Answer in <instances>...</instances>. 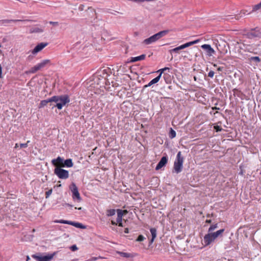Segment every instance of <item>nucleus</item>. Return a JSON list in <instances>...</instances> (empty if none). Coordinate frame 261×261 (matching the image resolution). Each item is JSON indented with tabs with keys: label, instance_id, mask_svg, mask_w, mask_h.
Returning a JSON list of instances; mask_svg holds the SVG:
<instances>
[{
	"label": "nucleus",
	"instance_id": "obj_6",
	"mask_svg": "<svg viewBox=\"0 0 261 261\" xmlns=\"http://www.w3.org/2000/svg\"><path fill=\"white\" fill-rule=\"evenodd\" d=\"M56 252H54L50 255H47L43 256H40L36 255H33L32 257L35 258L38 261H50L56 254Z\"/></svg>",
	"mask_w": 261,
	"mask_h": 261
},
{
	"label": "nucleus",
	"instance_id": "obj_15",
	"mask_svg": "<svg viewBox=\"0 0 261 261\" xmlns=\"http://www.w3.org/2000/svg\"><path fill=\"white\" fill-rule=\"evenodd\" d=\"M150 231L151 233V236H152V238L150 240V242H149V244H151L153 242L155 238L156 237V229L155 228H151L150 229Z\"/></svg>",
	"mask_w": 261,
	"mask_h": 261
},
{
	"label": "nucleus",
	"instance_id": "obj_45",
	"mask_svg": "<svg viewBox=\"0 0 261 261\" xmlns=\"http://www.w3.org/2000/svg\"><path fill=\"white\" fill-rule=\"evenodd\" d=\"M96 259H97L96 257H92V258L88 259V261H95L96 260Z\"/></svg>",
	"mask_w": 261,
	"mask_h": 261
},
{
	"label": "nucleus",
	"instance_id": "obj_47",
	"mask_svg": "<svg viewBox=\"0 0 261 261\" xmlns=\"http://www.w3.org/2000/svg\"><path fill=\"white\" fill-rule=\"evenodd\" d=\"M129 232V229L127 228H125L124 233H128Z\"/></svg>",
	"mask_w": 261,
	"mask_h": 261
},
{
	"label": "nucleus",
	"instance_id": "obj_21",
	"mask_svg": "<svg viewBox=\"0 0 261 261\" xmlns=\"http://www.w3.org/2000/svg\"><path fill=\"white\" fill-rule=\"evenodd\" d=\"M49 62H50V60L46 59V60H44L42 61L41 62L38 64L37 65L39 67V69H41V68H43V67H44L45 66V65L46 64H47L48 63H49Z\"/></svg>",
	"mask_w": 261,
	"mask_h": 261
},
{
	"label": "nucleus",
	"instance_id": "obj_30",
	"mask_svg": "<svg viewBox=\"0 0 261 261\" xmlns=\"http://www.w3.org/2000/svg\"><path fill=\"white\" fill-rule=\"evenodd\" d=\"M250 61H255L256 63H259L260 62L261 60L258 57H252L249 58Z\"/></svg>",
	"mask_w": 261,
	"mask_h": 261
},
{
	"label": "nucleus",
	"instance_id": "obj_8",
	"mask_svg": "<svg viewBox=\"0 0 261 261\" xmlns=\"http://www.w3.org/2000/svg\"><path fill=\"white\" fill-rule=\"evenodd\" d=\"M168 162V158L167 156H163L161 160L159 161L158 164H157L155 170H159L161 169L162 167H164Z\"/></svg>",
	"mask_w": 261,
	"mask_h": 261
},
{
	"label": "nucleus",
	"instance_id": "obj_40",
	"mask_svg": "<svg viewBox=\"0 0 261 261\" xmlns=\"http://www.w3.org/2000/svg\"><path fill=\"white\" fill-rule=\"evenodd\" d=\"M70 248H71V250L73 251L77 250V247H76V246L75 245H72Z\"/></svg>",
	"mask_w": 261,
	"mask_h": 261
},
{
	"label": "nucleus",
	"instance_id": "obj_27",
	"mask_svg": "<svg viewBox=\"0 0 261 261\" xmlns=\"http://www.w3.org/2000/svg\"><path fill=\"white\" fill-rule=\"evenodd\" d=\"M73 221H69L67 220H57L55 222L56 223H59L62 224H67L72 225Z\"/></svg>",
	"mask_w": 261,
	"mask_h": 261
},
{
	"label": "nucleus",
	"instance_id": "obj_24",
	"mask_svg": "<svg viewBox=\"0 0 261 261\" xmlns=\"http://www.w3.org/2000/svg\"><path fill=\"white\" fill-rule=\"evenodd\" d=\"M72 225L75 226L76 228H79L81 229H85L86 228V226L79 222H72Z\"/></svg>",
	"mask_w": 261,
	"mask_h": 261
},
{
	"label": "nucleus",
	"instance_id": "obj_55",
	"mask_svg": "<svg viewBox=\"0 0 261 261\" xmlns=\"http://www.w3.org/2000/svg\"><path fill=\"white\" fill-rule=\"evenodd\" d=\"M194 81H197V77H196V76H194Z\"/></svg>",
	"mask_w": 261,
	"mask_h": 261
},
{
	"label": "nucleus",
	"instance_id": "obj_32",
	"mask_svg": "<svg viewBox=\"0 0 261 261\" xmlns=\"http://www.w3.org/2000/svg\"><path fill=\"white\" fill-rule=\"evenodd\" d=\"M217 228H218L217 224H215L212 225L208 228V233L212 232L213 230H214Z\"/></svg>",
	"mask_w": 261,
	"mask_h": 261
},
{
	"label": "nucleus",
	"instance_id": "obj_60",
	"mask_svg": "<svg viewBox=\"0 0 261 261\" xmlns=\"http://www.w3.org/2000/svg\"><path fill=\"white\" fill-rule=\"evenodd\" d=\"M35 230L34 229H33V232H35Z\"/></svg>",
	"mask_w": 261,
	"mask_h": 261
},
{
	"label": "nucleus",
	"instance_id": "obj_44",
	"mask_svg": "<svg viewBox=\"0 0 261 261\" xmlns=\"http://www.w3.org/2000/svg\"><path fill=\"white\" fill-rule=\"evenodd\" d=\"M2 78V67L0 64V79Z\"/></svg>",
	"mask_w": 261,
	"mask_h": 261
},
{
	"label": "nucleus",
	"instance_id": "obj_25",
	"mask_svg": "<svg viewBox=\"0 0 261 261\" xmlns=\"http://www.w3.org/2000/svg\"><path fill=\"white\" fill-rule=\"evenodd\" d=\"M117 217H122L124 214H126L127 213V210H121L120 209H118L117 210Z\"/></svg>",
	"mask_w": 261,
	"mask_h": 261
},
{
	"label": "nucleus",
	"instance_id": "obj_5",
	"mask_svg": "<svg viewBox=\"0 0 261 261\" xmlns=\"http://www.w3.org/2000/svg\"><path fill=\"white\" fill-rule=\"evenodd\" d=\"M69 188L72 193L73 199H76L78 202H80L82 199L79 192L77 187H76L75 184L74 182H72V184L70 186Z\"/></svg>",
	"mask_w": 261,
	"mask_h": 261
},
{
	"label": "nucleus",
	"instance_id": "obj_51",
	"mask_svg": "<svg viewBox=\"0 0 261 261\" xmlns=\"http://www.w3.org/2000/svg\"><path fill=\"white\" fill-rule=\"evenodd\" d=\"M65 205H66V206H70L71 207H72L73 206L72 205H71V204H70L69 203H65Z\"/></svg>",
	"mask_w": 261,
	"mask_h": 261
},
{
	"label": "nucleus",
	"instance_id": "obj_61",
	"mask_svg": "<svg viewBox=\"0 0 261 261\" xmlns=\"http://www.w3.org/2000/svg\"><path fill=\"white\" fill-rule=\"evenodd\" d=\"M29 259V257L27 256V259Z\"/></svg>",
	"mask_w": 261,
	"mask_h": 261
},
{
	"label": "nucleus",
	"instance_id": "obj_28",
	"mask_svg": "<svg viewBox=\"0 0 261 261\" xmlns=\"http://www.w3.org/2000/svg\"><path fill=\"white\" fill-rule=\"evenodd\" d=\"M169 136L171 139H173L176 136V132L172 128L170 129Z\"/></svg>",
	"mask_w": 261,
	"mask_h": 261
},
{
	"label": "nucleus",
	"instance_id": "obj_59",
	"mask_svg": "<svg viewBox=\"0 0 261 261\" xmlns=\"http://www.w3.org/2000/svg\"><path fill=\"white\" fill-rule=\"evenodd\" d=\"M112 14L115 15V14H114V13H111Z\"/></svg>",
	"mask_w": 261,
	"mask_h": 261
},
{
	"label": "nucleus",
	"instance_id": "obj_17",
	"mask_svg": "<svg viewBox=\"0 0 261 261\" xmlns=\"http://www.w3.org/2000/svg\"><path fill=\"white\" fill-rule=\"evenodd\" d=\"M145 57H146V55H145V54H143V55H141V56L136 57H132L130 60V62H137L138 61L143 60L145 59Z\"/></svg>",
	"mask_w": 261,
	"mask_h": 261
},
{
	"label": "nucleus",
	"instance_id": "obj_34",
	"mask_svg": "<svg viewBox=\"0 0 261 261\" xmlns=\"http://www.w3.org/2000/svg\"><path fill=\"white\" fill-rule=\"evenodd\" d=\"M30 143V141H28L26 143H21L19 144L20 148H26L28 146V143Z\"/></svg>",
	"mask_w": 261,
	"mask_h": 261
},
{
	"label": "nucleus",
	"instance_id": "obj_57",
	"mask_svg": "<svg viewBox=\"0 0 261 261\" xmlns=\"http://www.w3.org/2000/svg\"><path fill=\"white\" fill-rule=\"evenodd\" d=\"M75 209H78V210H82V207H79V208H77V207H75Z\"/></svg>",
	"mask_w": 261,
	"mask_h": 261
},
{
	"label": "nucleus",
	"instance_id": "obj_10",
	"mask_svg": "<svg viewBox=\"0 0 261 261\" xmlns=\"http://www.w3.org/2000/svg\"><path fill=\"white\" fill-rule=\"evenodd\" d=\"M64 160L60 156H58L56 159H54L51 161V163L54 166L56 167H62L63 164Z\"/></svg>",
	"mask_w": 261,
	"mask_h": 261
},
{
	"label": "nucleus",
	"instance_id": "obj_49",
	"mask_svg": "<svg viewBox=\"0 0 261 261\" xmlns=\"http://www.w3.org/2000/svg\"><path fill=\"white\" fill-rule=\"evenodd\" d=\"M217 70L218 71H221L223 70V67H219L218 68Z\"/></svg>",
	"mask_w": 261,
	"mask_h": 261
},
{
	"label": "nucleus",
	"instance_id": "obj_33",
	"mask_svg": "<svg viewBox=\"0 0 261 261\" xmlns=\"http://www.w3.org/2000/svg\"><path fill=\"white\" fill-rule=\"evenodd\" d=\"M261 8V2L257 4V5H254L253 7L252 11H255L256 10H259Z\"/></svg>",
	"mask_w": 261,
	"mask_h": 261
},
{
	"label": "nucleus",
	"instance_id": "obj_56",
	"mask_svg": "<svg viewBox=\"0 0 261 261\" xmlns=\"http://www.w3.org/2000/svg\"><path fill=\"white\" fill-rule=\"evenodd\" d=\"M121 68H122V67H121V66H120V69H119L118 71L120 70H121ZM124 66H123V67H122V69H124Z\"/></svg>",
	"mask_w": 261,
	"mask_h": 261
},
{
	"label": "nucleus",
	"instance_id": "obj_26",
	"mask_svg": "<svg viewBox=\"0 0 261 261\" xmlns=\"http://www.w3.org/2000/svg\"><path fill=\"white\" fill-rule=\"evenodd\" d=\"M170 68L168 67H165L162 69H160L157 71V72H160V74L158 76H160V79L161 78V76L162 75V74L165 73L164 72L166 70H169Z\"/></svg>",
	"mask_w": 261,
	"mask_h": 261
},
{
	"label": "nucleus",
	"instance_id": "obj_58",
	"mask_svg": "<svg viewBox=\"0 0 261 261\" xmlns=\"http://www.w3.org/2000/svg\"><path fill=\"white\" fill-rule=\"evenodd\" d=\"M213 109L214 110V109H218V110H219V108H217V107H215L214 108H213Z\"/></svg>",
	"mask_w": 261,
	"mask_h": 261
},
{
	"label": "nucleus",
	"instance_id": "obj_4",
	"mask_svg": "<svg viewBox=\"0 0 261 261\" xmlns=\"http://www.w3.org/2000/svg\"><path fill=\"white\" fill-rule=\"evenodd\" d=\"M54 173L60 179H66L69 177V172L62 167H57L54 170Z\"/></svg>",
	"mask_w": 261,
	"mask_h": 261
},
{
	"label": "nucleus",
	"instance_id": "obj_19",
	"mask_svg": "<svg viewBox=\"0 0 261 261\" xmlns=\"http://www.w3.org/2000/svg\"><path fill=\"white\" fill-rule=\"evenodd\" d=\"M117 253L119 255H120L121 257H124V258H131L133 257V255L132 254L129 253H126V252H123L121 251H117Z\"/></svg>",
	"mask_w": 261,
	"mask_h": 261
},
{
	"label": "nucleus",
	"instance_id": "obj_11",
	"mask_svg": "<svg viewBox=\"0 0 261 261\" xmlns=\"http://www.w3.org/2000/svg\"><path fill=\"white\" fill-rule=\"evenodd\" d=\"M158 38H157L155 34L151 36V37L145 39L143 43L145 44L148 45L151 44L152 43L155 42L157 40H158Z\"/></svg>",
	"mask_w": 261,
	"mask_h": 261
},
{
	"label": "nucleus",
	"instance_id": "obj_53",
	"mask_svg": "<svg viewBox=\"0 0 261 261\" xmlns=\"http://www.w3.org/2000/svg\"><path fill=\"white\" fill-rule=\"evenodd\" d=\"M249 35L251 36H252V37H255L256 36V35L254 33H251L249 34Z\"/></svg>",
	"mask_w": 261,
	"mask_h": 261
},
{
	"label": "nucleus",
	"instance_id": "obj_20",
	"mask_svg": "<svg viewBox=\"0 0 261 261\" xmlns=\"http://www.w3.org/2000/svg\"><path fill=\"white\" fill-rule=\"evenodd\" d=\"M169 32V30H166L162 31H160L159 33L155 34L158 39H160L161 38L165 36Z\"/></svg>",
	"mask_w": 261,
	"mask_h": 261
},
{
	"label": "nucleus",
	"instance_id": "obj_38",
	"mask_svg": "<svg viewBox=\"0 0 261 261\" xmlns=\"http://www.w3.org/2000/svg\"><path fill=\"white\" fill-rule=\"evenodd\" d=\"M214 129L217 132H221L222 130L221 127L218 125L214 126Z\"/></svg>",
	"mask_w": 261,
	"mask_h": 261
},
{
	"label": "nucleus",
	"instance_id": "obj_35",
	"mask_svg": "<svg viewBox=\"0 0 261 261\" xmlns=\"http://www.w3.org/2000/svg\"><path fill=\"white\" fill-rule=\"evenodd\" d=\"M144 239H145V238L144 237V236L142 234H140L138 236L136 241L138 242H141V241H143Z\"/></svg>",
	"mask_w": 261,
	"mask_h": 261
},
{
	"label": "nucleus",
	"instance_id": "obj_43",
	"mask_svg": "<svg viewBox=\"0 0 261 261\" xmlns=\"http://www.w3.org/2000/svg\"><path fill=\"white\" fill-rule=\"evenodd\" d=\"M122 217H117V218L116 219V222H117V223H119V222H122Z\"/></svg>",
	"mask_w": 261,
	"mask_h": 261
},
{
	"label": "nucleus",
	"instance_id": "obj_13",
	"mask_svg": "<svg viewBox=\"0 0 261 261\" xmlns=\"http://www.w3.org/2000/svg\"><path fill=\"white\" fill-rule=\"evenodd\" d=\"M189 46H190V45L189 44V43L187 42L186 43H185V44H184L182 45H180V46H179L178 47H175V48L170 50V51L171 53L174 52V53H178V51L179 50L183 49H184V48H185L186 47H189Z\"/></svg>",
	"mask_w": 261,
	"mask_h": 261
},
{
	"label": "nucleus",
	"instance_id": "obj_41",
	"mask_svg": "<svg viewBox=\"0 0 261 261\" xmlns=\"http://www.w3.org/2000/svg\"><path fill=\"white\" fill-rule=\"evenodd\" d=\"M49 23L55 26H57L59 24L58 22L49 21Z\"/></svg>",
	"mask_w": 261,
	"mask_h": 261
},
{
	"label": "nucleus",
	"instance_id": "obj_9",
	"mask_svg": "<svg viewBox=\"0 0 261 261\" xmlns=\"http://www.w3.org/2000/svg\"><path fill=\"white\" fill-rule=\"evenodd\" d=\"M201 48L206 51L208 56H212L215 53L214 49L209 44H203L201 45Z\"/></svg>",
	"mask_w": 261,
	"mask_h": 261
},
{
	"label": "nucleus",
	"instance_id": "obj_22",
	"mask_svg": "<svg viewBox=\"0 0 261 261\" xmlns=\"http://www.w3.org/2000/svg\"><path fill=\"white\" fill-rule=\"evenodd\" d=\"M43 32V30L42 28L37 27L33 28L30 29L31 33H40Z\"/></svg>",
	"mask_w": 261,
	"mask_h": 261
},
{
	"label": "nucleus",
	"instance_id": "obj_36",
	"mask_svg": "<svg viewBox=\"0 0 261 261\" xmlns=\"http://www.w3.org/2000/svg\"><path fill=\"white\" fill-rule=\"evenodd\" d=\"M53 192L52 189L49 190L48 191L46 192L45 193V198H47L49 197V196Z\"/></svg>",
	"mask_w": 261,
	"mask_h": 261
},
{
	"label": "nucleus",
	"instance_id": "obj_42",
	"mask_svg": "<svg viewBox=\"0 0 261 261\" xmlns=\"http://www.w3.org/2000/svg\"><path fill=\"white\" fill-rule=\"evenodd\" d=\"M84 5H80L79 7V10L82 11L84 10Z\"/></svg>",
	"mask_w": 261,
	"mask_h": 261
},
{
	"label": "nucleus",
	"instance_id": "obj_31",
	"mask_svg": "<svg viewBox=\"0 0 261 261\" xmlns=\"http://www.w3.org/2000/svg\"><path fill=\"white\" fill-rule=\"evenodd\" d=\"M40 70L37 64L34 67H32L30 70V73H34L37 72L38 70Z\"/></svg>",
	"mask_w": 261,
	"mask_h": 261
},
{
	"label": "nucleus",
	"instance_id": "obj_3",
	"mask_svg": "<svg viewBox=\"0 0 261 261\" xmlns=\"http://www.w3.org/2000/svg\"><path fill=\"white\" fill-rule=\"evenodd\" d=\"M183 163L184 158L181 156V152L179 151L176 155L173 166V169L176 173H179L182 171Z\"/></svg>",
	"mask_w": 261,
	"mask_h": 261
},
{
	"label": "nucleus",
	"instance_id": "obj_1",
	"mask_svg": "<svg viewBox=\"0 0 261 261\" xmlns=\"http://www.w3.org/2000/svg\"><path fill=\"white\" fill-rule=\"evenodd\" d=\"M53 102L56 103L55 107L59 110H61L63 106L70 102L69 96L67 94L54 96L52 97Z\"/></svg>",
	"mask_w": 261,
	"mask_h": 261
},
{
	"label": "nucleus",
	"instance_id": "obj_12",
	"mask_svg": "<svg viewBox=\"0 0 261 261\" xmlns=\"http://www.w3.org/2000/svg\"><path fill=\"white\" fill-rule=\"evenodd\" d=\"M32 20L25 19V20H21V19H4L0 20V23L2 24L9 23L11 22H25V21H32Z\"/></svg>",
	"mask_w": 261,
	"mask_h": 261
},
{
	"label": "nucleus",
	"instance_id": "obj_52",
	"mask_svg": "<svg viewBox=\"0 0 261 261\" xmlns=\"http://www.w3.org/2000/svg\"><path fill=\"white\" fill-rule=\"evenodd\" d=\"M118 223V226H120V227H122L123 226V224H122V222H119Z\"/></svg>",
	"mask_w": 261,
	"mask_h": 261
},
{
	"label": "nucleus",
	"instance_id": "obj_54",
	"mask_svg": "<svg viewBox=\"0 0 261 261\" xmlns=\"http://www.w3.org/2000/svg\"><path fill=\"white\" fill-rule=\"evenodd\" d=\"M19 146V145H18V144L16 143L15 144V148H17V147H18Z\"/></svg>",
	"mask_w": 261,
	"mask_h": 261
},
{
	"label": "nucleus",
	"instance_id": "obj_7",
	"mask_svg": "<svg viewBox=\"0 0 261 261\" xmlns=\"http://www.w3.org/2000/svg\"><path fill=\"white\" fill-rule=\"evenodd\" d=\"M48 45L47 42H41L36 45L35 48L32 50V54L35 55L38 52L42 50L45 47Z\"/></svg>",
	"mask_w": 261,
	"mask_h": 261
},
{
	"label": "nucleus",
	"instance_id": "obj_37",
	"mask_svg": "<svg viewBox=\"0 0 261 261\" xmlns=\"http://www.w3.org/2000/svg\"><path fill=\"white\" fill-rule=\"evenodd\" d=\"M199 42V39H197V40L189 42L188 43H189V45L190 46L191 45H194L195 44Z\"/></svg>",
	"mask_w": 261,
	"mask_h": 261
},
{
	"label": "nucleus",
	"instance_id": "obj_29",
	"mask_svg": "<svg viewBox=\"0 0 261 261\" xmlns=\"http://www.w3.org/2000/svg\"><path fill=\"white\" fill-rule=\"evenodd\" d=\"M115 210L110 209L107 211V215L108 217L114 216L115 214Z\"/></svg>",
	"mask_w": 261,
	"mask_h": 261
},
{
	"label": "nucleus",
	"instance_id": "obj_48",
	"mask_svg": "<svg viewBox=\"0 0 261 261\" xmlns=\"http://www.w3.org/2000/svg\"><path fill=\"white\" fill-rule=\"evenodd\" d=\"M111 224H112V225H117V223H116V222H115V221H111Z\"/></svg>",
	"mask_w": 261,
	"mask_h": 261
},
{
	"label": "nucleus",
	"instance_id": "obj_2",
	"mask_svg": "<svg viewBox=\"0 0 261 261\" xmlns=\"http://www.w3.org/2000/svg\"><path fill=\"white\" fill-rule=\"evenodd\" d=\"M224 231V229H220L215 232H210L205 235L203 238V241L205 245H210L212 242L218 237L222 236Z\"/></svg>",
	"mask_w": 261,
	"mask_h": 261
},
{
	"label": "nucleus",
	"instance_id": "obj_39",
	"mask_svg": "<svg viewBox=\"0 0 261 261\" xmlns=\"http://www.w3.org/2000/svg\"><path fill=\"white\" fill-rule=\"evenodd\" d=\"M215 72L213 71H210L208 73V76L210 77H213Z\"/></svg>",
	"mask_w": 261,
	"mask_h": 261
},
{
	"label": "nucleus",
	"instance_id": "obj_23",
	"mask_svg": "<svg viewBox=\"0 0 261 261\" xmlns=\"http://www.w3.org/2000/svg\"><path fill=\"white\" fill-rule=\"evenodd\" d=\"M163 77L164 79L165 82L167 84L170 83L171 80L170 75L169 74H167L166 73H164Z\"/></svg>",
	"mask_w": 261,
	"mask_h": 261
},
{
	"label": "nucleus",
	"instance_id": "obj_14",
	"mask_svg": "<svg viewBox=\"0 0 261 261\" xmlns=\"http://www.w3.org/2000/svg\"><path fill=\"white\" fill-rule=\"evenodd\" d=\"M160 80V76H158L153 80H152L147 85L144 86L143 88L151 86V85L157 83Z\"/></svg>",
	"mask_w": 261,
	"mask_h": 261
},
{
	"label": "nucleus",
	"instance_id": "obj_62",
	"mask_svg": "<svg viewBox=\"0 0 261 261\" xmlns=\"http://www.w3.org/2000/svg\"><path fill=\"white\" fill-rule=\"evenodd\" d=\"M1 47V45H0V47Z\"/></svg>",
	"mask_w": 261,
	"mask_h": 261
},
{
	"label": "nucleus",
	"instance_id": "obj_50",
	"mask_svg": "<svg viewBox=\"0 0 261 261\" xmlns=\"http://www.w3.org/2000/svg\"><path fill=\"white\" fill-rule=\"evenodd\" d=\"M205 222L207 223H212V220H206Z\"/></svg>",
	"mask_w": 261,
	"mask_h": 261
},
{
	"label": "nucleus",
	"instance_id": "obj_18",
	"mask_svg": "<svg viewBox=\"0 0 261 261\" xmlns=\"http://www.w3.org/2000/svg\"><path fill=\"white\" fill-rule=\"evenodd\" d=\"M51 100L52 97L47 99L41 100L39 104V108H43L46 106L48 103L53 102V100Z\"/></svg>",
	"mask_w": 261,
	"mask_h": 261
},
{
	"label": "nucleus",
	"instance_id": "obj_46",
	"mask_svg": "<svg viewBox=\"0 0 261 261\" xmlns=\"http://www.w3.org/2000/svg\"><path fill=\"white\" fill-rule=\"evenodd\" d=\"M88 10H90L92 13H94L95 14V11L94 10L92 9V8H88Z\"/></svg>",
	"mask_w": 261,
	"mask_h": 261
},
{
	"label": "nucleus",
	"instance_id": "obj_16",
	"mask_svg": "<svg viewBox=\"0 0 261 261\" xmlns=\"http://www.w3.org/2000/svg\"><path fill=\"white\" fill-rule=\"evenodd\" d=\"M73 164L72 160L71 159H68L64 161L63 164L62 165V167H71L73 166Z\"/></svg>",
	"mask_w": 261,
	"mask_h": 261
}]
</instances>
